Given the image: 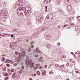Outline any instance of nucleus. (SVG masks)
Returning a JSON list of instances; mask_svg holds the SVG:
<instances>
[{
  "instance_id": "f257e3e1",
  "label": "nucleus",
  "mask_w": 80,
  "mask_h": 80,
  "mask_svg": "<svg viewBox=\"0 0 80 80\" xmlns=\"http://www.w3.org/2000/svg\"><path fill=\"white\" fill-rule=\"evenodd\" d=\"M25 63L27 66L26 67V68L27 70H28L30 69V70L32 69L30 67H33L34 65V63L32 62V61L30 60H26L25 61Z\"/></svg>"
},
{
  "instance_id": "f03ea898",
  "label": "nucleus",
  "mask_w": 80,
  "mask_h": 80,
  "mask_svg": "<svg viewBox=\"0 0 80 80\" xmlns=\"http://www.w3.org/2000/svg\"><path fill=\"white\" fill-rule=\"evenodd\" d=\"M31 50H32V48L31 47L29 48L27 50V53H28L29 55H32V51L30 52V51H31Z\"/></svg>"
},
{
  "instance_id": "7ed1b4c3",
  "label": "nucleus",
  "mask_w": 80,
  "mask_h": 80,
  "mask_svg": "<svg viewBox=\"0 0 80 80\" xmlns=\"http://www.w3.org/2000/svg\"><path fill=\"white\" fill-rule=\"evenodd\" d=\"M25 53V51H23V52H22V53H20V52L18 53V54L19 55V58H21L22 57V55H24Z\"/></svg>"
},
{
  "instance_id": "20e7f679",
  "label": "nucleus",
  "mask_w": 80,
  "mask_h": 80,
  "mask_svg": "<svg viewBox=\"0 0 80 80\" xmlns=\"http://www.w3.org/2000/svg\"><path fill=\"white\" fill-rule=\"evenodd\" d=\"M38 49H39V48H36V50H37L36 51V52H37L38 54L39 53L40 54L42 53V52L40 50H38Z\"/></svg>"
},
{
  "instance_id": "39448f33",
  "label": "nucleus",
  "mask_w": 80,
  "mask_h": 80,
  "mask_svg": "<svg viewBox=\"0 0 80 80\" xmlns=\"http://www.w3.org/2000/svg\"><path fill=\"white\" fill-rule=\"evenodd\" d=\"M64 65H62V66H59V65H57V64H56L55 65V67H62V68H63V66Z\"/></svg>"
},
{
  "instance_id": "423d86ee",
  "label": "nucleus",
  "mask_w": 80,
  "mask_h": 80,
  "mask_svg": "<svg viewBox=\"0 0 80 80\" xmlns=\"http://www.w3.org/2000/svg\"><path fill=\"white\" fill-rule=\"evenodd\" d=\"M52 15H53L52 14H49L48 15V18H52Z\"/></svg>"
},
{
  "instance_id": "0eeeda50",
  "label": "nucleus",
  "mask_w": 80,
  "mask_h": 80,
  "mask_svg": "<svg viewBox=\"0 0 80 80\" xmlns=\"http://www.w3.org/2000/svg\"><path fill=\"white\" fill-rule=\"evenodd\" d=\"M68 10H71L72 9V7L70 5H68L67 7Z\"/></svg>"
},
{
  "instance_id": "6e6552de",
  "label": "nucleus",
  "mask_w": 80,
  "mask_h": 80,
  "mask_svg": "<svg viewBox=\"0 0 80 80\" xmlns=\"http://www.w3.org/2000/svg\"><path fill=\"white\" fill-rule=\"evenodd\" d=\"M46 38L47 40H49L50 38V37H49V36L47 35L46 36Z\"/></svg>"
},
{
  "instance_id": "1a4fd4ad",
  "label": "nucleus",
  "mask_w": 80,
  "mask_h": 80,
  "mask_svg": "<svg viewBox=\"0 0 80 80\" xmlns=\"http://www.w3.org/2000/svg\"><path fill=\"white\" fill-rule=\"evenodd\" d=\"M11 62V60L9 59H7L6 61V63H10Z\"/></svg>"
},
{
  "instance_id": "9d476101",
  "label": "nucleus",
  "mask_w": 80,
  "mask_h": 80,
  "mask_svg": "<svg viewBox=\"0 0 80 80\" xmlns=\"http://www.w3.org/2000/svg\"><path fill=\"white\" fill-rule=\"evenodd\" d=\"M46 47H47V48H50V47H51V46H50V44H48L47 45Z\"/></svg>"
},
{
  "instance_id": "9b49d317",
  "label": "nucleus",
  "mask_w": 80,
  "mask_h": 80,
  "mask_svg": "<svg viewBox=\"0 0 80 80\" xmlns=\"http://www.w3.org/2000/svg\"><path fill=\"white\" fill-rule=\"evenodd\" d=\"M45 73H46V71H45L42 72V75H45Z\"/></svg>"
},
{
  "instance_id": "f8f14e48",
  "label": "nucleus",
  "mask_w": 80,
  "mask_h": 80,
  "mask_svg": "<svg viewBox=\"0 0 80 80\" xmlns=\"http://www.w3.org/2000/svg\"><path fill=\"white\" fill-rule=\"evenodd\" d=\"M46 1L48 3H49L50 2V0H46Z\"/></svg>"
},
{
  "instance_id": "ddd939ff",
  "label": "nucleus",
  "mask_w": 80,
  "mask_h": 80,
  "mask_svg": "<svg viewBox=\"0 0 80 80\" xmlns=\"http://www.w3.org/2000/svg\"><path fill=\"white\" fill-rule=\"evenodd\" d=\"M16 74V73H14L13 75L12 76V78H14V77H15V75Z\"/></svg>"
},
{
  "instance_id": "4468645a",
  "label": "nucleus",
  "mask_w": 80,
  "mask_h": 80,
  "mask_svg": "<svg viewBox=\"0 0 80 80\" xmlns=\"http://www.w3.org/2000/svg\"><path fill=\"white\" fill-rule=\"evenodd\" d=\"M37 75H40V72H39V71H38L37 72Z\"/></svg>"
},
{
  "instance_id": "2eb2a0df",
  "label": "nucleus",
  "mask_w": 80,
  "mask_h": 80,
  "mask_svg": "<svg viewBox=\"0 0 80 80\" xmlns=\"http://www.w3.org/2000/svg\"><path fill=\"white\" fill-rule=\"evenodd\" d=\"M45 8H46V11L47 12V7H48V6H46L45 7Z\"/></svg>"
},
{
  "instance_id": "dca6fc26",
  "label": "nucleus",
  "mask_w": 80,
  "mask_h": 80,
  "mask_svg": "<svg viewBox=\"0 0 80 80\" xmlns=\"http://www.w3.org/2000/svg\"><path fill=\"white\" fill-rule=\"evenodd\" d=\"M36 66H37V67H39V66H40V64H36Z\"/></svg>"
},
{
  "instance_id": "f3484780",
  "label": "nucleus",
  "mask_w": 80,
  "mask_h": 80,
  "mask_svg": "<svg viewBox=\"0 0 80 80\" xmlns=\"http://www.w3.org/2000/svg\"><path fill=\"white\" fill-rule=\"evenodd\" d=\"M3 75H4V76H8V74L7 73H5V74H3Z\"/></svg>"
},
{
  "instance_id": "a211bd4d",
  "label": "nucleus",
  "mask_w": 80,
  "mask_h": 80,
  "mask_svg": "<svg viewBox=\"0 0 80 80\" xmlns=\"http://www.w3.org/2000/svg\"><path fill=\"white\" fill-rule=\"evenodd\" d=\"M22 7L19 8V11H22Z\"/></svg>"
},
{
  "instance_id": "6ab92c4d",
  "label": "nucleus",
  "mask_w": 80,
  "mask_h": 80,
  "mask_svg": "<svg viewBox=\"0 0 80 80\" xmlns=\"http://www.w3.org/2000/svg\"><path fill=\"white\" fill-rule=\"evenodd\" d=\"M36 21L37 22H40V20L39 19H37Z\"/></svg>"
},
{
  "instance_id": "aec40b11",
  "label": "nucleus",
  "mask_w": 80,
  "mask_h": 80,
  "mask_svg": "<svg viewBox=\"0 0 80 80\" xmlns=\"http://www.w3.org/2000/svg\"><path fill=\"white\" fill-rule=\"evenodd\" d=\"M59 12H60L62 13H63V11L62 10H61V11H60Z\"/></svg>"
},
{
  "instance_id": "412c9836",
  "label": "nucleus",
  "mask_w": 80,
  "mask_h": 80,
  "mask_svg": "<svg viewBox=\"0 0 80 80\" xmlns=\"http://www.w3.org/2000/svg\"><path fill=\"white\" fill-rule=\"evenodd\" d=\"M15 53L16 55H18V52H15Z\"/></svg>"
},
{
  "instance_id": "4be33fe9",
  "label": "nucleus",
  "mask_w": 80,
  "mask_h": 80,
  "mask_svg": "<svg viewBox=\"0 0 80 80\" xmlns=\"http://www.w3.org/2000/svg\"><path fill=\"white\" fill-rule=\"evenodd\" d=\"M42 68H43V67H40L39 68V70H41Z\"/></svg>"
},
{
  "instance_id": "5701e85b",
  "label": "nucleus",
  "mask_w": 80,
  "mask_h": 80,
  "mask_svg": "<svg viewBox=\"0 0 80 80\" xmlns=\"http://www.w3.org/2000/svg\"><path fill=\"white\" fill-rule=\"evenodd\" d=\"M7 66L8 67H10V65L9 64H7Z\"/></svg>"
},
{
  "instance_id": "b1692460",
  "label": "nucleus",
  "mask_w": 80,
  "mask_h": 80,
  "mask_svg": "<svg viewBox=\"0 0 80 80\" xmlns=\"http://www.w3.org/2000/svg\"><path fill=\"white\" fill-rule=\"evenodd\" d=\"M5 58H2V61H5Z\"/></svg>"
},
{
  "instance_id": "393cba45",
  "label": "nucleus",
  "mask_w": 80,
  "mask_h": 80,
  "mask_svg": "<svg viewBox=\"0 0 80 80\" xmlns=\"http://www.w3.org/2000/svg\"><path fill=\"white\" fill-rule=\"evenodd\" d=\"M67 26H68V24H66V25H64L63 26V27H67Z\"/></svg>"
},
{
  "instance_id": "a878e982",
  "label": "nucleus",
  "mask_w": 80,
  "mask_h": 80,
  "mask_svg": "<svg viewBox=\"0 0 80 80\" xmlns=\"http://www.w3.org/2000/svg\"><path fill=\"white\" fill-rule=\"evenodd\" d=\"M11 72H14V69H12L11 70Z\"/></svg>"
},
{
  "instance_id": "bb28decb",
  "label": "nucleus",
  "mask_w": 80,
  "mask_h": 80,
  "mask_svg": "<svg viewBox=\"0 0 80 80\" xmlns=\"http://www.w3.org/2000/svg\"><path fill=\"white\" fill-rule=\"evenodd\" d=\"M38 54H36L35 55V56L36 57H38Z\"/></svg>"
},
{
  "instance_id": "cd10ccee",
  "label": "nucleus",
  "mask_w": 80,
  "mask_h": 80,
  "mask_svg": "<svg viewBox=\"0 0 80 80\" xmlns=\"http://www.w3.org/2000/svg\"><path fill=\"white\" fill-rule=\"evenodd\" d=\"M22 68V69H24V66H22L21 67Z\"/></svg>"
},
{
  "instance_id": "c85d7f7f",
  "label": "nucleus",
  "mask_w": 80,
  "mask_h": 80,
  "mask_svg": "<svg viewBox=\"0 0 80 80\" xmlns=\"http://www.w3.org/2000/svg\"><path fill=\"white\" fill-rule=\"evenodd\" d=\"M43 58V56H41L40 58V59H42Z\"/></svg>"
},
{
  "instance_id": "c756f323",
  "label": "nucleus",
  "mask_w": 80,
  "mask_h": 80,
  "mask_svg": "<svg viewBox=\"0 0 80 80\" xmlns=\"http://www.w3.org/2000/svg\"><path fill=\"white\" fill-rule=\"evenodd\" d=\"M61 10V9L60 8H58V11H59V12Z\"/></svg>"
},
{
  "instance_id": "7c9ffc66",
  "label": "nucleus",
  "mask_w": 80,
  "mask_h": 80,
  "mask_svg": "<svg viewBox=\"0 0 80 80\" xmlns=\"http://www.w3.org/2000/svg\"><path fill=\"white\" fill-rule=\"evenodd\" d=\"M17 65V63H14V66H16Z\"/></svg>"
},
{
  "instance_id": "2f4dec72",
  "label": "nucleus",
  "mask_w": 80,
  "mask_h": 80,
  "mask_svg": "<svg viewBox=\"0 0 80 80\" xmlns=\"http://www.w3.org/2000/svg\"><path fill=\"white\" fill-rule=\"evenodd\" d=\"M33 68H37V66H34V67H33Z\"/></svg>"
},
{
  "instance_id": "473e14b6",
  "label": "nucleus",
  "mask_w": 80,
  "mask_h": 80,
  "mask_svg": "<svg viewBox=\"0 0 80 80\" xmlns=\"http://www.w3.org/2000/svg\"><path fill=\"white\" fill-rule=\"evenodd\" d=\"M22 10H24V9H25V8L24 7H22Z\"/></svg>"
},
{
  "instance_id": "72a5a7b5",
  "label": "nucleus",
  "mask_w": 80,
  "mask_h": 80,
  "mask_svg": "<svg viewBox=\"0 0 80 80\" xmlns=\"http://www.w3.org/2000/svg\"><path fill=\"white\" fill-rule=\"evenodd\" d=\"M45 68H47V65H45Z\"/></svg>"
},
{
  "instance_id": "f704fd0d",
  "label": "nucleus",
  "mask_w": 80,
  "mask_h": 80,
  "mask_svg": "<svg viewBox=\"0 0 80 80\" xmlns=\"http://www.w3.org/2000/svg\"><path fill=\"white\" fill-rule=\"evenodd\" d=\"M31 44H32H32H33V42H31Z\"/></svg>"
},
{
  "instance_id": "c9c22d12",
  "label": "nucleus",
  "mask_w": 80,
  "mask_h": 80,
  "mask_svg": "<svg viewBox=\"0 0 80 80\" xmlns=\"http://www.w3.org/2000/svg\"><path fill=\"white\" fill-rule=\"evenodd\" d=\"M60 43H59V42H58V45H60Z\"/></svg>"
},
{
  "instance_id": "e433bc0d",
  "label": "nucleus",
  "mask_w": 80,
  "mask_h": 80,
  "mask_svg": "<svg viewBox=\"0 0 80 80\" xmlns=\"http://www.w3.org/2000/svg\"><path fill=\"white\" fill-rule=\"evenodd\" d=\"M11 37L12 38L13 37V35H11Z\"/></svg>"
},
{
  "instance_id": "4c0bfd02",
  "label": "nucleus",
  "mask_w": 80,
  "mask_h": 80,
  "mask_svg": "<svg viewBox=\"0 0 80 80\" xmlns=\"http://www.w3.org/2000/svg\"><path fill=\"white\" fill-rule=\"evenodd\" d=\"M76 73H79V72H78V71H76Z\"/></svg>"
},
{
  "instance_id": "58836bf2",
  "label": "nucleus",
  "mask_w": 80,
  "mask_h": 80,
  "mask_svg": "<svg viewBox=\"0 0 80 80\" xmlns=\"http://www.w3.org/2000/svg\"><path fill=\"white\" fill-rule=\"evenodd\" d=\"M71 54H72V55H73L74 54V53L72 52H71Z\"/></svg>"
},
{
  "instance_id": "ea45409f",
  "label": "nucleus",
  "mask_w": 80,
  "mask_h": 80,
  "mask_svg": "<svg viewBox=\"0 0 80 80\" xmlns=\"http://www.w3.org/2000/svg\"><path fill=\"white\" fill-rule=\"evenodd\" d=\"M8 78H9L8 77H6V79H7V80H8Z\"/></svg>"
},
{
  "instance_id": "a19ab883",
  "label": "nucleus",
  "mask_w": 80,
  "mask_h": 80,
  "mask_svg": "<svg viewBox=\"0 0 80 80\" xmlns=\"http://www.w3.org/2000/svg\"><path fill=\"white\" fill-rule=\"evenodd\" d=\"M31 47H32V48H33V45H32L31 46Z\"/></svg>"
},
{
  "instance_id": "79ce46f5",
  "label": "nucleus",
  "mask_w": 80,
  "mask_h": 80,
  "mask_svg": "<svg viewBox=\"0 0 80 80\" xmlns=\"http://www.w3.org/2000/svg\"><path fill=\"white\" fill-rule=\"evenodd\" d=\"M34 75V76H36V74H33Z\"/></svg>"
},
{
  "instance_id": "37998d69",
  "label": "nucleus",
  "mask_w": 80,
  "mask_h": 80,
  "mask_svg": "<svg viewBox=\"0 0 80 80\" xmlns=\"http://www.w3.org/2000/svg\"><path fill=\"white\" fill-rule=\"evenodd\" d=\"M65 1H67V2H68L69 0H65Z\"/></svg>"
},
{
  "instance_id": "c03bdc74",
  "label": "nucleus",
  "mask_w": 80,
  "mask_h": 80,
  "mask_svg": "<svg viewBox=\"0 0 80 80\" xmlns=\"http://www.w3.org/2000/svg\"><path fill=\"white\" fill-rule=\"evenodd\" d=\"M67 80H70L69 78H67Z\"/></svg>"
},
{
  "instance_id": "a18cd8bd",
  "label": "nucleus",
  "mask_w": 80,
  "mask_h": 80,
  "mask_svg": "<svg viewBox=\"0 0 80 80\" xmlns=\"http://www.w3.org/2000/svg\"><path fill=\"white\" fill-rule=\"evenodd\" d=\"M32 77H34V75L33 74L32 75Z\"/></svg>"
},
{
  "instance_id": "49530a36",
  "label": "nucleus",
  "mask_w": 80,
  "mask_h": 80,
  "mask_svg": "<svg viewBox=\"0 0 80 80\" xmlns=\"http://www.w3.org/2000/svg\"><path fill=\"white\" fill-rule=\"evenodd\" d=\"M2 34H3V35H6V34H5L4 33H3Z\"/></svg>"
},
{
  "instance_id": "de8ad7c7",
  "label": "nucleus",
  "mask_w": 80,
  "mask_h": 80,
  "mask_svg": "<svg viewBox=\"0 0 80 80\" xmlns=\"http://www.w3.org/2000/svg\"><path fill=\"white\" fill-rule=\"evenodd\" d=\"M30 80H32V78H30Z\"/></svg>"
},
{
  "instance_id": "09e8293b",
  "label": "nucleus",
  "mask_w": 80,
  "mask_h": 80,
  "mask_svg": "<svg viewBox=\"0 0 80 80\" xmlns=\"http://www.w3.org/2000/svg\"><path fill=\"white\" fill-rule=\"evenodd\" d=\"M12 73H9V75H11V74H12Z\"/></svg>"
},
{
  "instance_id": "8fccbe9b",
  "label": "nucleus",
  "mask_w": 80,
  "mask_h": 80,
  "mask_svg": "<svg viewBox=\"0 0 80 80\" xmlns=\"http://www.w3.org/2000/svg\"><path fill=\"white\" fill-rule=\"evenodd\" d=\"M38 67L37 68H36V69H38Z\"/></svg>"
},
{
  "instance_id": "3c124183",
  "label": "nucleus",
  "mask_w": 80,
  "mask_h": 80,
  "mask_svg": "<svg viewBox=\"0 0 80 80\" xmlns=\"http://www.w3.org/2000/svg\"><path fill=\"white\" fill-rule=\"evenodd\" d=\"M35 71H36V70H37V69H36V68H35Z\"/></svg>"
},
{
  "instance_id": "603ef678",
  "label": "nucleus",
  "mask_w": 80,
  "mask_h": 80,
  "mask_svg": "<svg viewBox=\"0 0 80 80\" xmlns=\"http://www.w3.org/2000/svg\"><path fill=\"white\" fill-rule=\"evenodd\" d=\"M77 53H75V55H76V54H77Z\"/></svg>"
},
{
  "instance_id": "864d4df0",
  "label": "nucleus",
  "mask_w": 80,
  "mask_h": 80,
  "mask_svg": "<svg viewBox=\"0 0 80 80\" xmlns=\"http://www.w3.org/2000/svg\"><path fill=\"white\" fill-rule=\"evenodd\" d=\"M80 21V19H79V20H78V22H79Z\"/></svg>"
},
{
  "instance_id": "5fc2aeb1",
  "label": "nucleus",
  "mask_w": 80,
  "mask_h": 80,
  "mask_svg": "<svg viewBox=\"0 0 80 80\" xmlns=\"http://www.w3.org/2000/svg\"><path fill=\"white\" fill-rule=\"evenodd\" d=\"M4 71H5L6 70V69H4Z\"/></svg>"
},
{
  "instance_id": "6e6d98bb",
  "label": "nucleus",
  "mask_w": 80,
  "mask_h": 80,
  "mask_svg": "<svg viewBox=\"0 0 80 80\" xmlns=\"http://www.w3.org/2000/svg\"><path fill=\"white\" fill-rule=\"evenodd\" d=\"M78 18H79L80 17V16H78Z\"/></svg>"
},
{
  "instance_id": "4d7b16f0",
  "label": "nucleus",
  "mask_w": 80,
  "mask_h": 80,
  "mask_svg": "<svg viewBox=\"0 0 80 80\" xmlns=\"http://www.w3.org/2000/svg\"><path fill=\"white\" fill-rule=\"evenodd\" d=\"M78 17H77V19H78Z\"/></svg>"
},
{
  "instance_id": "13d9d810",
  "label": "nucleus",
  "mask_w": 80,
  "mask_h": 80,
  "mask_svg": "<svg viewBox=\"0 0 80 80\" xmlns=\"http://www.w3.org/2000/svg\"><path fill=\"white\" fill-rule=\"evenodd\" d=\"M0 38H2V37H1L0 36Z\"/></svg>"
},
{
  "instance_id": "bf43d9fd",
  "label": "nucleus",
  "mask_w": 80,
  "mask_h": 80,
  "mask_svg": "<svg viewBox=\"0 0 80 80\" xmlns=\"http://www.w3.org/2000/svg\"><path fill=\"white\" fill-rule=\"evenodd\" d=\"M37 33V32H36V33H34V34H35Z\"/></svg>"
},
{
  "instance_id": "052dcab7",
  "label": "nucleus",
  "mask_w": 80,
  "mask_h": 80,
  "mask_svg": "<svg viewBox=\"0 0 80 80\" xmlns=\"http://www.w3.org/2000/svg\"><path fill=\"white\" fill-rule=\"evenodd\" d=\"M40 19H42V18H40Z\"/></svg>"
},
{
  "instance_id": "680f3d73",
  "label": "nucleus",
  "mask_w": 80,
  "mask_h": 80,
  "mask_svg": "<svg viewBox=\"0 0 80 80\" xmlns=\"http://www.w3.org/2000/svg\"><path fill=\"white\" fill-rule=\"evenodd\" d=\"M28 40H27V42H28Z\"/></svg>"
},
{
  "instance_id": "e2e57ef3",
  "label": "nucleus",
  "mask_w": 80,
  "mask_h": 80,
  "mask_svg": "<svg viewBox=\"0 0 80 80\" xmlns=\"http://www.w3.org/2000/svg\"><path fill=\"white\" fill-rule=\"evenodd\" d=\"M44 28H43V30H44V29H44Z\"/></svg>"
},
{
  "instance_id": "0e129e2a",
  "label": "nucleus",
  "mask_w": 80,
  "mask_h": 80,
  "mask_svg": "<svg viewBox=\"0 0 80 80\" xmlns=\"http://www.w3.org/2000/svg\"><path fill=\"white\" fill-rule=\"evenodd\" d=\"M0 35H1V34L0 33Z\"/></svg>"
},
{
  "instance_id": "69168bd1",
  "label": "nucleus",
  "mask_w": 80,
  "mask_h": 80,
  "mask_svg": "<svg viewBox=\"0 0 80 80\" xmlns=\"http://www.w3.org/2000/svg\"><path fill=\"white\" fill-rule=\"evenodd\" d=\"M50 73H51L50 72Z\"/></svg>"
},
{
  "instance_id": "338daca9",
  "label": "nucleus",
  "mask_w": 80,
  "mask_h": 80,
  "mask_svg": "<svg viewBox=\"0 0 80 80\" xmlns=\"http://www.w3.org/2000/svg\"><path fill=\"white\" fill-rule=\"evenodd\" d=\"M59 28H60V27H59Z\"/></svg>"
},
{
  "instance_id": "774afa93",
  "label": "nucleus",
  "mask_w": 80,
  "mask_h": 80,
  "mask_svg": "<svg viewBox=\"0 0 80 80\" xmlns=\"http://www.w3.org/2000/svg\"><path fill=\"white\" fill-rule=\"evenodd\" d=\"M52 74H53V73H52Z\"/></svg>"
}]
</instances>
